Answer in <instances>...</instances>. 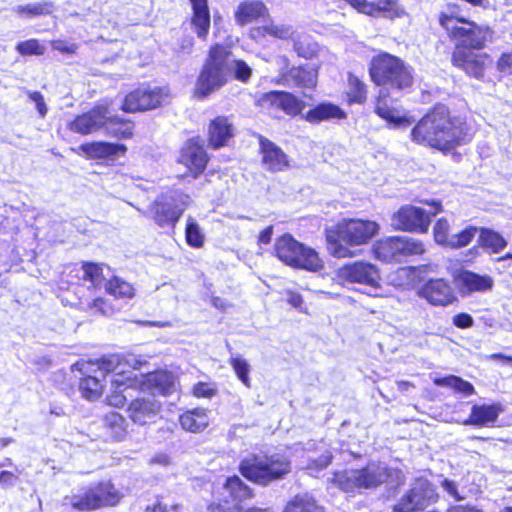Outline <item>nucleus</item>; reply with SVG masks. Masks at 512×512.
<instances>
[{
  "instance_id": "obj_63",
  "label": "nucleus",
  "mask_w": 512,
  "mask_h": 512,
  "mask_svg": "<svg viewBox=\"0 0 512 512\" xmlns=\"http://www.w3.org/2000/svg\"><path fill=\"white\" fill-rule=\"evenodd\" d=\"M53 49L62 53H75L77 46L74 43H69L64 40H54L51 43Z\"/></svg>"
},
{
  "instance_id": "obj_52",
  "label": "nucleus",
  "mask_w": 512,
  "mask_h": 512,
  "mask_svg": "<svg viewBox=\"0 0 512 512\" xmlns=\"http://www.w3.org/2000/svg\"><path fill=\"white\" fill-rule=\"evenodd\" d=\"M264 31L275 38L286 40L294 35L293 27L287 24L270 23L264 26Z\"/></svg>"
},
{
  "instance_id": "obj_12",
  "label": "nucleus",
  "mask_w": 512,
  "mask_h": 512,
  "mask_svg": "<svg viewBox=\"0 0 512 512\" xmlns=\"http://www.w3.org/2000/svg\"><path fill=\"white\" fill-rule=\"evenodd\" d=\"M444 23L448 28L449 37L457 42L456 47L481 49L492 38V31L489 27L479 26L471 21L465 22L459 28L452 26L451 21H444Z\"/></svg>"
},
{
  "instance_id": "obj_45",
  "label": "nucleus",
  "mask_w": 512,
  "mask_h": 512,
  "mask_svg": "<svg viewBox=\"0 0 512 512\" xmlns=\"http://www.w3.org/2000/svg\"><path fill=\"white\" fill-rule=\"evenodd\" d=\"M445 22H452V26L455 28L461 27L467 20L459 15V9L456 5H448L447 8L442 11L439 15V24L443 27L448 33V28L445 25Z\"/></svg>"
},
{
  "instance_id": "obj_38",
  "label": "nucleus",
  "mask_w": 512,
  "mask_h": 512,
  "mask_svg": "<svg viewBox=\"0 0 512 512\" xmlns=\"http://www.w3.org/2000/svg\"><path fill=\"white\" fill-rule=\"evenodd\" d=\"M283 512H324L309 495H297L289 501Z\"/></svg>"
},
{
  "instance_id": "obj_43",
  "label": "nucleus",
  "mask_w": 512,
  "mask_h": 512,
  "mask_svg": "<svg viewBox=\"0 0 512 512\" xmlns=\"http://www.w3.org/2000/svg\"><path fill=\"white\" fill-rule=\"evenodd\" d=\"M105 424L111 430V435L116 440H121L126 434L125 419L116 412L109 413L105 416Z\"/></svg>"
},
{
  "instance_id": "obj_64",
  "label": "nucleus",
  "mask_w": 512,
  "mask_h": 512,
  "mask_svg": "<svg viewBox=\"0 0 512 512\" xmlns=\"http://www.w3.org/2000/svg\"><path fill=\"white\" fill-rule=\"evenodd\" d=\"M497 67L501 72L512 70V51L501 55L497 62Z\"/></svg>"
},
{
  "instance_id": "obj_32",
  "label": "nucleus",
  "mask_w": 512,
  "mask_h": 512,
  "mask_svg": "<svg viewBox=\"0 0 512 512\" xmlns=\"http://www.w3.org/2000/svg\"><path fill=\"white\" fill-rule=\"evenodd\" d=\"M193 8L192 24L198 37L205 39L210 27V14L207 0H190Z\"/></svg>"
},
{
  "instance_id": "obj_18",
  "label": "nucleus",
  "mask_w": 512,
  "mask_h": 512,
  "mask_svg": "<svg viewBox=\"0 0 512 512\" xmlns=\"http://www.w3.org/2000/svg\"><path fill=\"white\" fill-rule=\"evenodd\" d=\"M207 162L208 156L205 149L195 139L188 140L177 157V163L184 165L194 178L205 170Z\"/></svg>"
},
{
  "instance_id": "obj_36",
  "label": "nucleus",
  "mask_w": 512,
  "mask_h": 512,
  "mask_svg": "<svg viewBox=\"0 0 512 512\" xmlns=\"http://www.w3.org/2000/svg\"><path fill=\"white\" fill-rule=\"evenodd\" d=\"M478 244L492 253H499L507 246L506 240L499 233L487 228L480 229Z\"/></svg>"
},
{
  "instance_id": "obj_24",
  "label": "nucleus",
  "mask_w": 512,
  "mask_h": 512,
  "mask_svg": "<svg viewBox=\"0 0 512 512\" xmlns=\"http://www.w3.org/2000/svg\"><path fill=\"white\" fill-rule=\"evenodd\" d=\"M452 62L467 74L480 78L483 76L484 62L481 56L463 47H456L452 54Z\"/></svg>"
},
{
  "instance_id": "obj_14",
  "label": "nucleus",
  "mask_w": 512,
  "mask_h": 512,
  "mask_svg": "<svg viewBox=\"0 0 512 512\" xmlns=\"http://www.w3.org/2000/svg\"><path fill=\"white\" fill-rule=\"evenodd\" d=\"M338 279L350 283L364 284L369 287V295L378 296L379 271L375 265L368 262H353L342 266L337 271Z\"/></svg>"
},
{
  "instance_id": "obj_15",
  "label": "nucleus",
  "mask_w": 512,
  "mask_h": 512,
  "mask_svg": "<svg viewBox=\"0 0 512 512\" xmlns=\"http://www.w3.org/2000/svg\"><path fill=\"white\" fill-rule=\"evenodd\" d=\"M181 205L176 203V199L172 196L162 195L158 197L149 207L151 217L160 227H174L181 217L184 206L189 197L186 195L178 196Z\"/></svg>"
},
{
  "instance_id": "obj_54",
  "label": "nucleus",
  "mask_w": 512,
  "mask_h": 512,
  "mask_svg": "<svg viewBox=\"0 0 512 512\" xmlns=\"http://www.w3.org/2000/svg\"><path fill=\"white\" fill-rule=\"evenodd\" d=\"M122 374V375H127L126 373H124L123 371H117L111 378V385L112 387L115 388V391L114 393L109 397V403L110 405L112 406H115V407H122L125 405L126 401H127V396L122 394V392L126 389H128L129 387H126V386H121V387H117L115 384H113V379L118 375V374ZM135 389H137V387H134Z\"/></svg>"
},
{
  "instance_id": "obj_7",
  "label": "nucleus",
  "mask_w": 512,
  "mask_h": 512,
  "mask_svg": "<svg viewBox=\"0 0 512 512\" xmlns=\"http://www.w3.org/2000/svg\"><path fill=\"white\" fill-rule=\"evenodd\" d=\"M274 251L280 261L292 267L310 271H318L323 267V262L314 249L304 246L289 234L276 240Z\"/></svg>"
},
{
  "instance_id": "obj_33",
  "label": "nucleus",
  "mask_w": 512,
  "mask_h": 512,
  "mask_svg": "<svg viewBox=\"0 0 512 512\" xmlns=\"http://www.w3.org/2000/svg\"><path fill=\"white\" fill-rule=\"evenodd\" d=\"M179 421L183 429L197 433L203 431L209 425V416L207 410L195 408L182 414Z\"/></svg>"
},
{
  "instance_id": "obj_13",
  "label": "nucleus",
  "mask_w": 512,
  "mask_h": 512,
  "mask_svg": "<svg viewBox=\"0 0 512 512\" xmlns=\"http://www.w3.org/2000/svg\"><path fill=\"white\" fill-rule=\"evenodd\" d=\"M436 493L432 484L426 479H416L411 489L400 499L395 506L397 512H415L424 510L436 500Z\"/></svg>"
},
{
  "instance_id": "obj_57",
  "label": "nucleus",
  "mask_w": 512,
  "mask_h": 512,
  "mask_svg": "<svg viewBox=\"0 0 512 512\" xmlns=\"http://www.w3.org/2000/svg\"><path fill=\"white\" fill-rule=\"evenodd\" d=\"M21 470L18 467H14V471H1L0 472V484L3 487H11L15 485L18 480Z\"/></svg>"
},
{
  "instance_id": "obj_37",
  "label": "nucleus",
  "mask_w": 512,
  "mask_h": 512,
  "mask_svg": "<svg viewBox=\"0 0 512 512\" xmlns=\"http://www.w3.org/2000/svg\"><path fill=\"white\" fill-rule=\"evenodd\" d=\"M288 78L297 86L311 88L316 85L317 71L310 66L295 67L289 71Z\"/></svg>"
},
{
  "instance_id": "obj_17",
  "label": "nucleus",
  "mask_w": 512,
  "mask_h": 512,
  "mask_svg": "<svg viewBox=\"0 0 512 512\" xmlns=\"http://www.w3.org/2000/svg\"><path fill=\"white\" fill-rule=\"evenodd\" d=\"M417 294L429 304L440 307L449 306L457 299L451 284L443 278L429 279L418 289Z\"/></svg>"
},
{
  "instance_id": "obj_39",
  "label": "nucleus",
  "mask_w": 512,
  "mask_h": 512,
  "mask_svg": "<svg viewBox=\"0 0 512 512\" xmlns=\"http://www.w3.org/2000/svg\"><path fill=\"white\" fill-rule=\"evenodd\" d=\"M434 384L440 387L451 388L465 396H470L474 393V387L471 383L454 375L436 378L434 379Z\"/></svg>"
},
{
  "instance_id": "obj_62",
  "label": "nucleus",
  "mask_w": 512,
  "mask_h": 512,
  "mask_svg": "<svg viewBox=\"0 0 512 512\" xmlns=\"http://www.w3.org/2000/svg\"><path fill=\"white\" fill-rule=\"evenodd\" d=\"M473 322L472 316L467 313H459L453 317V324L458 328H469Z\"/></svg>"
},
{
  "instance_id": "obj_42",
  "label": "nucleus",
  "mask_w": 512,
  "mask_h": 512,
  "mask_svg": "<svg viewBox=\"0 0 512 512\" xmlns=\"http://www.w3.org/2000/svg\"><path fill=\"white\" fill-rule=\"evenodd\" d=\"M229 78L231 75L234 76L240 82L246 83L249 81L252 75L251 67L243 60H236L232 58L231 51L229 50Z\"/></svg>"
},
{
  "instance_id": "obj_6",
  "label": "nucleus",
  "mask_w": 512,
  "mask_h": 512,
  "mask_svg": "<svg viewBox=\"0 0 512 512\" xmlns=\"http://www.w3.org/2000/svg\"><path fill=\"white\" fill-rule=\"evenodd\" d=\"M370 76L377 85L402 90L412 83V75L397 57L384 53L374 57L370 64Z\"/></svg>"
},
{
  "instance_id": "obj_26",
  "label": "nucleus",
  "mask_w": 512,
  "mask_h": 512,
  "mask_svg": "<svg viewBox=\"0 0 512 512\" xmlns=\"http://www.w3.org/2000/svg\"><path fill=\"white\" fill-rule=\"evenodd\" d=\"M262 161L266 169L276 172L288 167L287 155L270 140L260 137Z\"/></svg>"
},
{
  "instance_id": "obj_56",
  "label": "nucleus",
  "mask_w": 512,
  "mask_h": 512,
  "mask_svg": "<svg viewBox=\"0 0 512 512\" xmlns=\"http://www.w3.org/2000/svg\"><path fill=\"white\" fill-rule=\"evenodd\" d=\"M332 457L331 451H325L318 458L310 459L307 468L312 471L322 470L331 463Z\"/></svg>"
},
{
  "instance_id": "obj_35",
  "label": "nucleus",
  "mask_w": 512,
  "mask_h": 512,
  "mask_svg": "<svg viewBox=\"0 0 512 512\" xmlns=\"http://www.w3.org/2000/svg\"><path fill=\"white\" fill-rule=\"evenodd\" d=\"M106 132L117 139H127L133 135V123L112 114L109 110V118L104 124Z\"/></svg>"
},
{
  "instance_id": "obj_55",
  "label": "nucleus",
  "mask_w": 512,
  "mask_h": 512,
  "mask_svg": "<svg viewBox=\"0 0 512 512\" xmlns=\"http://www.w3.org/2000/svg\"><path fill=\"white\" fill-rule=\"evenodd\" d=\"M83 268V279L90 281L93 285L100 282L102 276V267L95 263L86 262L82 266Z\"/></svg>"
},
{
  "instance_id": "obj_46",
  "label": "nucleus",
  "mask_w": 512,
  "mask_h": 512,
  "mask_svg": "<svg viewBox=\"0 0 512 512\" xmlns=\"http://www.w3.org/2000/svg\"><path fill=\"white\" fill-rule=\"evenodd\" d=\"M186 240L187 243L194 247V248H200L204 244V235L201 232V229L197 222L192 218L188 217L187 224H186Z\"/></svg>"
},
{
  "instance_id": "obj_5",
  "label": "nucleus",
  "mask_w": 512,
  "mask_h": 512,
  "mask_svg": "<svg viewBox=\"0 0 512 512\" xmlns=\"http://www.w3.org/2000/svg\"><path fill=\"white\" fill-rule=\"evenodd\" d=\"M240 472L248 480L259 485L280 479L291 470L290 461L283 455L251 456L241 461Z\"/></svg>"
},
{
  "instance_id": "obj_41",
  "label": "nucleus",
  "mask_w": 512,
  "mask_h": 512,
  "mask_svg": "<svg viewBox=\"0 0 512 512\" xmlns=\"http://www.w3.org/2000/svg\"><path fill=\"white\" fill-rule=\"evenodd\" d=\"M106 291L116 298H133L135 289L131 283L119 278L113 277L105 285Z\"/></svg>"
},
{
  "instance_id": "obj_51",
  "label": "nucleus",
  "mask_w": 512,
  "mask_h": 512,
  "mask_svg": "<svg viewBox=\"0 0 512 512\" xmlns=\"http://www.w3.org/2000/svg\"><path fill=\"white\" fill-rule=\"evenodd\" d=\"M16 50L23 56H40L45 53V46L41 45L37 39H29L19 42L16 46Z\"/></svg>"
},
{
  "instance_id": "obj_27",
  "label": "nucleus",
  "mask_w": 512,
  "mask_h": 512,
  "mask_svg": "<svg viewBox=\"0 0 512 512\" xmlns=\"http://www.w3.org/2000/svg\"><path fill=\"white\" fill-rule=\"evenodd\" d=\"M234 135V128L227 117L219 116L209 125V143L214 148L227 144Z\"/></svg>"
},
{
  "instance_id": "obj_40",
  "label": "nucleus",
  "mask_w": 512,
  "mask_h": 512,
  "mask_svg": "<svg viewBox=\"0 0 512 512\" xmlns=\"http://www.w3.org/2000/svg\"><path fill=\"white\" fill-rule=\"evenodd\" d=\"M103 387L101 380L96 376L82 378L79 383L81 395L90 401H94L101 396Z\"/></svg>"
},
{
  "instance_id": "obj_4",
  "label": "nucleus",
  "mask_w": 512,
  "mask_h": 512,
  "mask_svg": "<svg viewBox=\"0 0 512 512\" xmlns=\"http://www.w3.org/2000/svg\"><path fill=\"white\" fill-rule=\"evenodd\" d=\"M229 49L216 44L210 48L195 84V96L205 98L223 87L229 80Z\"/></svg>"
},
{
  "instance_id": "obj_50",
  "label": "nucleus",
  "mask_w": 512,
  "mask_h": 512,
  "mask_svg": "<svg viewBox=\"0 0 512 512\" xmlns=\"http://www.w3.org/2000/svg\"><path fill=\"white\" fill-rule=\"evenodd\" d=\"M230 364L233 367L236 375L240 379V381L246 386L250 387L251 382L249 378V372H250V365L249 363L241 358V357H233L230 360Z\"/></svg>"
},
{
  "instance_id": "obj_25",
  "label": "nucleus",
  "mask_w": 512,
  "mask_h": 512,
  "mask_svg": "<svg viewBox=\"0 0 512 512\" xmlns=\"http://www.w3.org/2000/svg\"><path fill=\"white\" fill-rule=\"evenodd\" d=\"M160 407V403L154 398L136 399L129 405V416L134 423L144 425L158 415Z\"/></svg>"
},
{
  "instance_id": "obj_59",
  "label": "nucleus",
  "mask_w": 512,
  "mask_h": 512,
  "mask_svg": "<svg viewBox=\"0 0 512 512\" xmlns=\"http://www.w3.org/2000/svg\"><path fill=\"white\" fill-rule=\"evenodd\" d=\"M119 361L118 358L112 356L110 358H103L99 363V370L101 375L104 377L106 373L114 372L118 370Z\"/></svg>"
},
{
  "instance_id": "obj_20",
  "label": "nucleus",
  "mask_w": 512,
  "mask_h": 512,
  "mask_svg": "<svg viewBox=\"0 0 512 512\" xmlns=\"http://www.w3.org/2000/svg\"><path fill=\"white\" fill-rule=\"evenodd\" d=\"M109 118V108L106 105H97L89 112L77 116L70 124L71 131L79 134H90L104 128Z\"/></svg>"
},
{
  "instance_id": "obj_11",
  "label": "nucleus",
  "mask_w": 512,
  "mask_h": 512,
  "mask_svg": "<svg viewBox=\"0 0 512 512\" xmlns=\"http://www.w3.org/2000/svg\"><path fill=\"white\" fill-rule=\"evenodd\" d=\"M113 384L117 387H137L142 390H149L153 394L168 395L173 389L174 377L166 371L141 374L140 377L135 371H130L128 375L119 373L113 379Z\"/></svg>"
},
{
  "instance_id": "obj_10",
  "label": "nucleus",
  "mask_w": 512,
  "mask_h": 512,
  "mask_svg": "<svg viewBox=\"0 0 512 512\" xmlns=\"http://www.w3.org/2000/svg\"><path fill=\"white\" fill-rule=\"evenodd\" d=\"M431 205L434 209L426 212L420 207L412 205H404L391 216V226L395 230L425 233L430 225V217L434 216L441 210V203L433 200Z\"/></svg>"
},
{
  "instance_id": "obj_61",
  "label": "nucleus",
  "mask_w": 512,
  "mask_h": 512,
  "mask_svg": "<svg viewBox=\"0 0 512 512\" xmlns=\"http://www.w3.org/2000/svg\"><path fill=\"white\" fill-rule=\"evenodd\" d=\"M294 50L297 52L299 56L304 58H310L316 52V44L308 43L307 47L305 48L301 42L295 41Z\"/></svg>"
},
{
  "instance_id": "obj_21",
  "label": "nucleus",
  "mask_w": 512,
  "mask_h": 512,
  "mask_svg": "<svg viewBox=\"0 0 512 512\" xmlns=\"http://www.w3.org/2000/svg\"><path fill=\"white\" fill-rule=\"evenodd\" d=\"M345 1L359 13L369 16L382 15L392 19L401 17L404 14V9L399 5L397 0H378L377 2H369L367 0Z\"/></svg>"
},
{
  "instance_id": "obj_22",
  "label": "nucleus",
  "mask_w": 512,
  "mask_h": 512,
  "mask_svg": "<svg viewBox=\"0 0 512 512\" xmlns=\"http://www.w3.org/2000/svg\"><path fill=\"white\" fill-rule=\"evenodd\" d=\"M455 283L463 294L486 292L491 290L493 279L488 275H479L471 271H461L455 276Z\"/></svg>"
},
{
  "instance_id": "obj_19",
  "label": "nucleus",
  "mask_w": 512,
  "mask_h": 512,
  "mask_svg": "<svg viewBox=\"0 0 512 512\" xmlns=\"http://www.w3.org/2000/svg\"><path fill=\"white\" fill-rule=\"evenodd\" d=\"M375 112L394 127H406L411 124L404 115L397 100L390 96L387 88H382L376 102Z\"/></svg>"
},
{
  "instance_id": "obj_16",
  "label": "nucleus",
  "mask_w": 512,
  "mask_h": 512,
  "mask_svg": "<svg viewBox=\"0 0 512 512\" xmlns=\"http://www.w3.org/2000/svg\"><path fill=\"white\" fill-rule=\"evenodd\" d=\"M166 96L167 93L162 88L142 87L125 97L122 109L132 113L154 109L162 104Z\"/></svg>"
},
{
  "instance_id": "obj_53",
  "label": "nucleus",
  "mask_w": 512,
  "mask_h": 512,
  "mask_svg": "<svg viewBox=\"0 0 512 512\" xmlns=\"http://www.w3.org/2000/svg\"><path fill=\"white\" fill-rule=\"evenodd\" d=\"M400 240L403 258L407 256L421 255L425 251L423 243L419 240L410 237H400Z\"/></svg>"
},
{
  "instance_id": "obj_34",
  "label": "nucleus",
  "mask_w": 512,
  "mask_h": 512,
  "mask_svg": "<svg viewBox=\"0 0 512 512\" xmlns=\"http://www.w3.org/2000/svg\"><path fill=\"white\" fill-rule=\"evenodd\" d=\"M345 116L344 111L338 106L331 103H322L309 110L305 119L310 123H319L329 119H343Z\"/></svg>"
},
{
  "instance_id": "obj_60",
  "label": "nucleus",
  "mask_w": 512,
  "mask_h": 512,
  "mask_svg": "<svg viewBox=\"0 0 512 512\" xmlns=\"http://www.w3.org/2000/svg\"><path fill=\"white\" fill-rule=\"evenodd\" d=\"M29 98L31 101H33L36 104V109L38 110L41 117H45L47 114V106L44 101L43 95L38 91H28L27 92Z\"/></svg>"
},
{
  "instance_id": "obj_2",
  "label": "nucleus",
  "mask_w": 512,
  "mask_h": 512,
  "mask_svg": "<svg viewBox=\"0 0 512 512\" xmlns=\"http://www.w3.org/2000/svg\"><path fill=\"white\" fill-rule=\"evenodd\" d=\"M375 221L363 219H343L326 229L327 249L337 258L354 257L351 249L368 243L379 231Z\"/></svg>"
},
{
  "instance_id": "obj_48",
  "label": "nucleus",
  "mask_w": 512,
  "mask_h": 512,
  "mask_svg": "<svg viewBox=\"0 0 512 512\" xmlns=\"http://www.w3.org/2000/svg\"><path fill=\"white\" fill-rule=\"evenodd\" d=\"M449 230L450 225L446 219L440 218L437 220L433 228L434 239L437 244L447 247L449 246L452 236V234L449 233Z\"/></svg>"
},
{
  "instance_id": "obj_49",
  "label": "nucleus",
  "mask_w": 512,
  "mask_h": 512,
  "mask_svg": "<svg viewBox=\"0 0 512 512\" xmlns=\"http://www.w3.org/2000/svg\"><path fill=\"white\" fill-rule=\"evenodd\" d=\"M477 231L476 227L470 226L457 234H452L448 247L461 248L467 246L475 237Z\"/></svg>"
},
{
  "instance_id": "obj_30",
  "label": "nucleus",
  "mask_w": 512,
  "mask_h": 512,
  "mask_svg": "<svg viewBox=\"0 0 512 512\" xmlns=\"http://www.w3.org/2000/svg\"><path fill=\"white\" fill-rule=\"evenodd\" d=\"M501 409L498 405H474L465 425L489 426L496 422Z\"/></svg>"
},
{
  "instance_id": "obj_1",
  "label": "nucleus",
  "mask_w": 512,
  "mask_h": 512,
  "mask_svg": "<svg viewBox=\"0 0 512 512\" xmlns=\"http://www.w3.org/2000/svg\"><path fill=\"white\" fill-rule=\"evenodd\" d=\"M472 138L467 124L452 118L444 105L435 106L411 130L413 142L442 151H450Z\"/></svg>"
},
{
  "instance_id": "obj_44",
  "label": "nucleus",
  "mask_w": 512,
  "mask_h": 512,
  "mask_svg": "<svg viewBox=\"0 0 512 512\" xmlns=\"http://www.w3.org/2000/svg\"><path fill=\"white\" fill-rule=\"evenodd\" d=\"M14 11L19 16L35 17L39 15L50 14L52 12V5L50 3L18 5L14 8Z\"/></svg>"
},
{
  "instance_id": "obj_47",
  "label": "nucleus",
  "mask_w": 512,
  "mask_h": 512,
  "mask_svg": "<svg viewBox=\"0 0 512 512\" xmlns=\"http://www.w3.org/2000/svg\"><path fill=\"white\" fill-rule=\"evenodd\" d=\"M348 97L351 102L362 103L366 99V88L357 77L349 75Z\"/></svg>"
},
{
  "instance_id": "obj_9",
  "label": "nucleus",
  "mask_w": 512,
  "mask_h": 512,
  "mask_svg": "<svg viewBox=\"0 0 512 512\" xmlns=\"http://www.w3.org/2000/svg\"><path fill=\"white\" fill-rule=\"evenodd\" d=\"M226 493L218 502L209 506L210 512H257L255 507H245L244 501L252 498V490L238 476L228 477L223 485Z\"/></svg>"
},
{
  "instance_id": "obj_58",
  "label": "nucleus",
  "mask_w": 512,
  "mask_h": 512,
  "mask_svg": "<svg viewBox=\"0 0 512 512\" xmlns=\"http://www.w3.org/2000/svg\"><path fill=\"white\" fill-rule=\"evenodd\" d=\"M216 393L215 387L210 383L199 382L193 388L196 397L211 398Z\"/></svg>"
},
{
  "instance_id": "obj_28",
  "label": "nucleus",
  "mask_w": 512,
  "mask_h": 512,
  "mask_svg": "<svg viewBox=\"0 0 512 512\" xmlns=\"http://www.w3.org/2000/svg\"><path fill=\"white\" fill-rule=\"evenodd\" d=\"M377 259L385 262H401L403 260L400 237H388L374 245Z\"/></svg>"
},
{
  "instance_id": "obj_31",
  "label": "nucleus",
  "mask_w": 512,
  "mask_h": 512,
  "mask_svg": "<svg viewBox=\"0 0 512 512\" xmlns=\"http://www.w3.org/2000/svg\"><path fill=\"white\" fill-rule=\"evenodd\" d=\"M267 13L268 10L263 2L259 0L245 1L239 4L235 12V19L239 25L243 26L266 16Z\"/></svg>"
},
{
  "instance_id": "obj_3",
  "label": "nucleus",
  "mask_w": 512,
  "mask_h": 512,
  "mask_svg": "<svg viewBox=\"0 0 512 512\" xmlns=\"http://www.w3.org/2000/svg\"><path fill=\"white\" fill-rule=\"evenodd\" d=\"M390 477L388 466L380 462H370L360 469L336 471L328 482L344 493L355 495L363 489H374Z\"/></svg>"
},
{
  "instance_id": "obj_23",
  "label": "nucleus",
  "mask_w": 512,
  "mask_h": 512,
  "mask_svg": "<svg viewBox=\"0 0 512 512\" xmlns=\"http://www.w3.org/2000/svg\"><path fill=\"white\" fill-rule=\"evenodd\" d=\"M261 104L275 106L282 109L286 114L295 116L301 113L304 103L290 93L271 91L261 98Z\"/></svg>"
},
{
  "instance_id": "obj_8",
  "label": "nucleus",
  "mask_w": 512,
  "mask_h": 512,
  "mask_svg": "<svg viewBox=\"0 0 512 512\" xmlns=\"http://www.w3.org/2000/svg\"><path fill=\"white\" fill-rule=\"evenodd\" d=\"M120 492L110 482H101L80 490L77 494L66 496L64 506L89 511L103 506H113L119 502Z\"/></svg>"
},
{
  "instance_id": "obj_29",
  "label": "nucleus",
  "mask_w": 512,
  "mask_h": 512,
  "mask_svg": "<svg viewBox=\"0 0 512 512\" xmlns=\"http://www.w3.org/2000/svg\"><path fill=\"white\" fill-rule=\"evenodd\" d=\"M83 152L91 158H110L126 153V146L123 144H115L109 142H91L81 146Z\"/></svg>"
}]
</instances>
